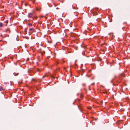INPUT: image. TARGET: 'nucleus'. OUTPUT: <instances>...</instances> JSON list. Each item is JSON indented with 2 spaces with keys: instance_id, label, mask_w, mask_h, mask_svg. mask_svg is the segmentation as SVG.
<instances>
[{
  "instance_id": "obj_1",
  "label": "nucleus",
  "mask_w": 130,
  "mask_h": 130,
  "mask_svg": "<svg viewBox=\"0 0 130 130\" xmlns=\"http://www.w3.org/2000/svg\"><path fill=\"white\" fill-rule=\"evenodd\" d=\"M34 13V12L32 13H29L28 15V17L29 18H32Z\"/></svg>"
},
{
  "instance_id": "obj_2",
  "label": "nucleus",
  "mask_w": 130,
  "mask_h": 130,
  "mask_svg": "<svg viewBox=\"0 0 130 130\" xmlns=\"http://www.w3.org/2000/svg\"><path fill=\"white\" fill-rule=\"evenodd\" d=\"M3 90H4V89L2 87L0 86V91H2Z\"/></svg>"
},
{
  "instance_id": "obj_3",
  "label": "nucleus",
  "mask_w": 130,
  "mask_h": 130,
  "mask_svg": "<svg viewBox=\"0 0 130 130\" xmlns=\"http://www.w3.org/2000/svg\"><path fill=\"white\" fill-rule=\"evenodd\" d=\"M30 31L32 32L34 31V30L33 28H30L29 30Z\"/></svg>"
},
{
  "instance_id": "obj_4",
  "label": "nucleus",
  "mask_w": 130,
  "mask_h": 130,
  "mask_svg": "<svg viewBox=\"0 0 130 130\" xmlns=\"http://www.w3.org/2000/svg\"><path fill=\"white\" fill-rule=\"evenodd\" d=\"M3 26V24L2 23H0V27H2Z\"/></svg>"
},
{
  "instance_id": "obj_5",
  "label": "nucleus",
  "mask_w": 130,
  "mask_h": 130,
  "mask_svg": "<svg viewBox=\"0 0 130 130\" xmlns=\"http://www.w3.org/2000/svg\"><path fill=\"white\" fill-rule=\"evenodd\" d=\"M28 26H32V24L31 23H29L28 24Z\"/></svg>"
},
{
  "instance_id": "obj_6",
  "label": "nucleus",
  "mask_w": 130,
  "mask_h": 130,
  "mask_svg": "<svg viewBox=\"0 0 130 130\" xmlns=\"http://www.w3.org/2000/svg\"><path fill=\"white\" fill-rule=\"evenodd\" d=\"M37 71L38 72H39L40 71V70L39 69H37Z\"/></svg>"
},
{
  "instance_id": "obj_7",
  "label": "nucleus",
  "mask_w": 130,
  "mask_h": 130,
  "mask_svg": "<svg viewBox=\"0 0 130 130\" xmlns=\"http://www.w3.org/2000/svg\"><path fill=\"white\" fill-rule=\"evenodd\" d=\"M34 80V79H32V81H33V80Z\"/></svg>"
},
{
  "instance_id": "obj_8",
  "label": "nucleus",
  "mask_w": 130,
  "mask_h": 130,
  "mask_svg": "<svg viewBox=\"0 0 130 130\" xmlns=\"http://www.w3.org/2000/svg\"><path fill=\"white\" fill-rule=\"evenodd\" d=\"M44 76H43L42 77L43 78H44Z\"/></svg>"
},
{
  "instance_id": "obj_9",
  "label": "nucleus",
  "mask_w": 130,
  "mask_h": 130,
  "mask_svg": "<svg viewBox=\"0 0 130 130\" xmlns=\"http://www.w3.org/2000/svg\"><path fill=\"white\" fill-rule=\"evenodd\" d=\"M89 109H91V108H88Z\"/></svg>"
},
{
  "instance_id": "obj_10",
  "label": "nucleus",
  "mask_w": 130,
  "mask_h": 130,
  "mask_svg": "<svg viewBox=\"0 0 130 130\" xmlns=\"http://www.w3.org/2000/svg\"><path fill=\"white\" fill-rule=\"evenodd\" d=\"M52 77L54 78V77L53 76H52Z\"/></svg>"
},
{
  "instance_id": "obj_11",
  "label": "nucleus",
  "mask_w": 130,
  "mask_h": 130,
  "mask_svg": "<svg viewBox=\"0 0 130 130\" xmlns=\"http://www.w3.org/2000/svg\"><path fill=\"white\" fill-rule=\"evenodd\" d=\"M52 1H53V0H52Z\"/></svg>"
}]
</instances>
